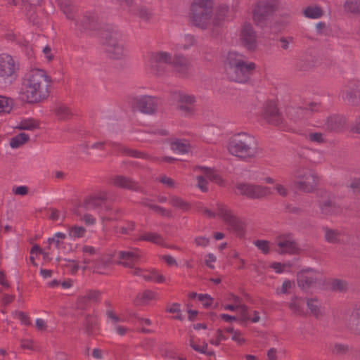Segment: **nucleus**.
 Masks as SVG:
<instances>
[{
    "mask_svg": "<svg viewBox=\"0 0 360 360\" xmlns=\"http://www.w3.org/2000/svg\"><path fill=\"white\" fill-rule=\"evenodd\" d=\"M236 188L241 195L252 199L262 198L270 193L268 187L259 185L240 183L236 185Z\"/></svg>",
    "mask_w": 360,
    "mask_h": 360,
    "instance_id": "9b49d317",
    "label": "nucleus"
},
{
    "mask_svg": "<svg viewBox=\"0 0 360 360\" xmlns=\"http://www.w3.org/2000/svg\"><path fill=\"white\" fill-rule=\"evenodd\" d=\"M344 8L347 13L354 15L360 14V0H346Z\"/></svg>",
    "mask_w": 360,
    "mask_h": 360,
    "instance_id": "a19ab883",
    "label": "nucleus"
},
{
    "mask_svg": "<svg viewBox=\"0 0 360 360\" xmlns=\"http://www.w3.org/2000/svg\"><path fill=\"white\" fill-rule=\"evenodd\" d=\"M351 131L360 134V116L356 117L352 125Z\"/></svg>",
    "mask_w": 360,
    "mask_h": 360,
    "instance_id": "774afa93",
    "label": "nucleus"
},
{
    "mask_svg": "<svg viewBox=\"0 0 360 360\" xmlns=\"http://www.w3.org/2000/svg\"><path fill=\"white\" fill-rule=\"evenodd\" d=\"M173 98L174 99L176 100L179 103L192 105L195 102V96L182 92H174Z\"/></svg>",
    "mask_w": 360,
    "mask_h": 360,
    "instance_id": "79ce46f5",
    "label": "nucleus"
},
{
    "mask_svg": "<svg viewBox=\"0 0 360 360\" xmlns=\"http://www.w3.org/2000/svg\"><path fill=\"white\" fill-rule=\"evenodd\" d=\"M84 333L88 335H94L96 334L98 326V319L96 314H84V320L82 323Z\"/></svg>",
    "mask_w": 360,
    "mask_h": 360,
    "instance_id": "a878e982",
    "label": "nucleus"
},
{
    "mask_svg": "<svg viewBox=\"0 0 360 360\" xmlns=\"http://www.w3.org/2000/svg\"><path fill=\"white\" fill-rule=\"evenodd\" d=\"M276 244L278 247L277 252L280 255H294L299 250L298 245L290 233L279 235L276 238Z\"/></svg>",
    "mask_w": 360,
    "mask_h": 360,
    "instance_id": "f8f14e48",
    "label": "nucleus"
},
{
    "mask_svg": "<svg viewBox=\"0 0 360 360\" xmlns=\"http://www.w3.org/2000/svg\"><path fill=\"white\" fill-rule=\"evenodd\" d=\"M69 236L71 238H82L86 233V229L83 226H73L68 229Z\"/></svg>",
    "mask_w": 360,
    "mask_h": 360,
    "instance_id": "49530a36",
    "label": "nucleus"
},
{
    "mask_svg": "<svg viewBox=\"0 0 360 360\" xmlns=\"http://www.w3.org/2000/svg\"><path fill=\"white\" fill-rule=\"evenodd\" d=\"M17 317L22 324L26 326L30 325V318L26 313L23 311H18L17 313Z\"/></svg>",
    "mask_w": 360,
    "mask_h": 360,
    "instance_id": "e2e57ef3",
    "label": "nucleus"
},
{
    "mask_svg": "<svg viewBox=\"0 0 360 360\" xmlns=\"http://www.w3.org/2000/svg\"><path fill=\"white\" fill-rule=\"evenodd\" d=\"M170 64L174 70L182 77L186 76L191 68L189 61L181 55H176L174 57L172 56V63Z\"/></svg>",
    "mask_w": 360,
    "mask_h": 360,
    "instance_id": "b1692460",
    "label": "nucleus"
},
{
    "mask_svg": "<svg viewBox=\"0 0 360 360\" xmlns=\"http://www.w3.org/2000/svg\"><path fill=\"white\" fill-rule=\"evenodd\" d=\"M297 281L300 288L308 289L316 283V273L311 269L302 270L297 274Z\"/></svg>",
    "mask_w": 360,
    "mask_h": 360,
    "instance_id": "aec40b11",
    "label": "nucleus"
},
{
    "mask_svg": "<svg viewBox=\"0 0 360 360\" xmlns=\"http://www.w3.org/2000/svg\"><path fill=\"white\" fill-rule=\"evenodd\" d=\"M343 97L345 101L349 105H359L360 103V82H356L354 83Z\"/></svg>",
    "mask_w": 360,
    "mask_h": 360,
    "instance_id": "393cba45",
    "label": "nucleus"
},
{
    "mask_svg": "<svg viewBox=\"0 0 360 360\" xmlns=\"http://www.w3.org/2000/svg\"><path fill=\"white\" fill-rule=\"evenodd\" d=\"M51 78L41 69H33L22 79L20 94L29 103H37L46 99L50 94Z\"/></svg>",
    "mask_w": 360,
    "mask_h": 360,
    "instance_id": "f257e3e1",
    "label": "nucleus"
},
{
    "mask_svg": "<svg viewBox=\"0 0 360 360\" xmlns=\"http://www.w3.org/2000/svg\"><path fill=\"white\" fill-rule=\"evenodd\" d=\"M226 340V336L223 334V332L221 329H218L217 330V339L216 340H210V343L212 345L218 346L221 341Z\"/></svg>",
    "mask_w": 360,
    "mask_h": 360,
    "instance_id": "680f3d73",
    "label": "nucleus"
},
{
    "mask_svg": "<svg viewBox=\"0 0 360 360\" xmlns=\"http://www.w3.org/2000/svg\"><path fill=\"white\" fill-rule=\"evenodd\" d=\"M185 44L181 45L180 48L188 49L192 46L195 43V38L193 35L187 34L184 37Z\"/></svg>",
    "mask_w": 360,
    "mask_h": 360,
    "instance_id": "4d7b16f0",
    "label": "nucleus"
},
{
    "mask_svg": "<svg viewBox=\"0 0 360 360\" xmlns=\"http://www.w3.org/2000/svg\"><path fill=\"white\" fill-rule=\"evenodd\" d=\"M304 300L303 298L294 296L291 298V300L288 304V307L293 313L302 316L304 314Z\"/></svg>",
    "mask_w": 360,
    "mask_h": 360,
    "instance_id": "72a5a7b5",
    "label": "nucleus"
},
{
    "mask_svg": "<svg viewBox=\"0 0 360 360\" xmlns=\"http://www.w3.org/2000/svg\"><path fill=\"white\" fill-rule=\"evenodd\" d=\"M323 231L325 233V239L328 243H338L342 240V233L339 231L328 227H323Z\"/></svg>",
    "mask_w": 360,
    "mask_h": 360,
    "instance_id": "f704fd0d",
    "label": "nucleus"
},
{
    "mask_svg": "<svg viewBox=\"0 0 360 360\" xmlns=\"http://www.w3.org/2000/svg\"><path fill=\"white\" fill-rule=\"evenodd\" d=\"M255 245L264 254L269 252V242L265 240H257L254 241Z\"/></svg>",
    "mask_w": 360,
    "mask_h": 360,
    "instance_id": "8fccbe9b",
    "label": "nucleus"
},
{
    "mask_svg": "<svg viewBox=\"0 0 360 360\" xmlns=\"http://www.w3.org/2000/svg\"><path fill=\"white\" fill-rule=\"evenodd\" d=\"M307 305L308 308L310 309L311 313L314 314L315 316H318L320 314L319 304L318 303L317 300L316 299H309L307 301Z\"/></svg>",
    "mask_w": 360,
    "mask_h": 360,
    "instance_id": "de8ad7c7",
    "label": "nucleus"
},
{
    "mask_svg": "<svg viewBox=\"0 0 360 360\" xmlns=\"http://www.w3.org/2000/svg\"><path fill=\"white\" fill-rule=\"evenodd\" d=\"M197 246L206 247L210 243V239L205 236L196 237L194 240Z\"/></svg>",
    "mask_w": 360,
    "mask_h": 360,
    "instance_id": "052dcab7",
    "label": "nucleus"
},
{
    "mask_svg": "<svg viewBox=\"0 0 360 360\" xmlns=\"http://www.w3.org/2000/svg\"><path fill=\"white\" fill-rule=\"evenodd\" d=\"M198 187L202 191L207 192L208 188L207 186V181L202 176H198Z\"/></svg>",
    "mask_w": 360,
    "mask_h": 360,
    "instance_id": "bf43d9fd",
    "label": "nucleus"
},
{
    "mask_svg": "<svg viewBox=\"0 0 360 360\" xmlns=\"http://www.w3.org/2000/svg\"><path fill=\"white\" fill-rule=\"evenodd\" d=\"M30 140L29 134L22 132L10 139V146L12 148H18Z\"/></svg>",
    "mask_w": 360,
    "mask_h": 360,
    "instance_id": "4c0bfd02",
    "label": "nucleus"
},
{
    "mask_svg": "<svg viewBox=\"0 0 360 360\" xmlns=\"http://www.w3.org/2000/svg\"><path fill=\"white\" fill-rule=\"evenodd\" d=\"M101 34L105 40L106 53L110 58L120 60L127 56L122 34L115 26L105 25Z\"/></svg>",
    "mask_w": 360,
    "mask_h": 360,
    "instance_id": "20e7f679",
    "label": "nucleus"
},
{
    "mask_svg": "<svg viewBox=\"0 0 360 360\" xmlns=\"http://www.w3.org/2000/svg\"><path fill=\"white\" fill-rule=\"evenodd\" d=\"M228 13V7L226 6H221L218 8L215 16L212 20V24L214 26H218L220 25L221 21H222L226 13Z\"/></svg>",
    "mask_w": 360,
    "mask_h": 360,
    "instance_id": "c03bdc74",
    "label": "nucleus"
},
{
    "mask_svg": "<svg viewBox=\"0 0 360 360\" xmlns=\"http://www.w3.org/2000/svg\"><path fill=\"white\" fill-rule=\"evenodd\" d=\"M308 139L312 142L319 143H323L325 141L323 134L321 132L309 133L308 134Z\"/></svg>",
    "mask_w": 360,
    "mask_h": 360,
    "instance_id": "5fc2aeb1",
    "label": "nucleus"
},
{
    "mask_svg": "<svg viewBox=\"0 0 360 360\" xmlns=\"http://www.w3.org/2000/svg\"><path fill=\"white\" fill-rule=\"evenodd\" d=\"M240 41L243 46L249 51H255L257 48V35L250 23H245L240 32Z\"/></svg>",
    "mask_w": 360,
    "mask_h": 360,
    "instance_id": "2eb2a0df",
    "label": "nucleus"
},
{
    "mask_svg": "<svg viewBox=\"0 0 360 360\" xmlns=\"http://www.w3.org/2000/svg\"><path fill=\"white\" fill-rule=\"evenodd\" d=\"M129 12L137 15L142 20L146 22H150L154 16L153 11L145 6L140 7L137 11L135 12L132 5L131 7H129Z\"/></svg>",
    "mask_w": 360,
    "mask_h": 360,
    "instance_id": "c756f323",
    "label": "nucleus"
},
{
    "mask_svg": "<svg viewBox=\"0 0 360 360\" xmlns=\"http://www.w3.org/2000/svg\"><path fill=\"white\" fill-rule=\"evenodd\" d=\"M227 148L230 154L240 159L253 158L258 153L256 139L245 132L233 135L229 140Z\"/></svg>",
    "mask_w": 360,
    "mask_h": 360,
    "instance_id": "7ed1b4c3",
    "label": "nucleus"
},
{
    "mask_svg": "<svg viewBox=\"0 0 360 360\" xmlns=\"http://www.w3.org/2000/svg\"><path fill=\"white\" fill-rule=\"evenodd\" d=\"M98 16L95 13H86L79 20H76L75 25L81 31L96 30L98 28Z\"/></svg>",
    "mask_w": 360,
    "mask_h": 360,
    "instance_id": "4be33fe9",
    "label": "nucleus"
},
{
    "mask_svg": "<svg viewBox=\"0 0 360 360\" xmlns=\"http://www.w3.org/2000/svg\"><path fill=\"white\" fill-rule=\"evenodd\" d=\"M172 63V55L167 52L158 51L152 53L148 60V65L157 75L164 72V65Z\"/></svg>",
    "mask_w": 360,
    "mask_h": 360,
    "instance_id": "4468645a",
    "label": "nucleus"
},
{
    "mask_svg": "<svg viewBox=\"0 0 360 360\" xmlns=\"http://www.w3.org/2000/svg\"><path fill=\"white\" fill-rule=\"evenodd\" d=\"M321 212L326 215L335 214L339 212L340 207L330 199L319 203Z\"/></svg>",
    "mask_w": 360,
    "mask_h": 360,
    "instance_id": "2f4dec72",
    "label": "nucleus"
},
{
    "mask_svg": "<svg viewBox=\"0 0 360 360\" xmlns=\"http://www.w3.org/2000/svg\"><path fill=\"white\" fill-rule=\"evenodd\" d=\"M349 347L347 345L335 343L333 345L331 351L333 354L336 355H342L348 352Z\"/></svg>",
    "mask_w": 360,
    "mask_h": 360,
    "instance_id": "09e8293b",
    "label": "nucleus"
},
{
    "mask_svg": "<svg viewBox=\"0 0 360 360\" xmlns=\"http://www.w3.org/2000/svg\"><path fill=\"white\" fill-rule=\"evenodd\" d=\"M217 215L223 219L229 231L233 232L239 237H243L245 235V223L226 205L222 204L217 205Z\"/></svg>",
    "mask_w": 360,
    "mask_h": 360,
    "instance_id": "423d86ee",
    "label": "nucleus"
},
{
    "mask_svg": "<svg viewBox=\"0 0 360 360\" xmlns=\"http://www.w3.org/2000/svg\"><path fill=\"white\" fill-rule=\"evenodd\" d=\"M153 210L162 217L170 218L172 217V212L170 210H167L162 207L156 205L153 207Z\"/></svg>",
    "mask_w": 360,
    "mask_h": 360,
    "instance_id": "6e6d98bb",
    "label": "nucleus"
},
{
    "mask_svg": "<svg viewBox=\"0 0 360 360\" xmlns=\"http://www.w3.org/2000/svg\"><path fill=\"white\" fill-rule=\"evenodd\" d=\"M347 124V119L342 115H333L327 117L324 127L327 131L339 132Z\"/></svg>",
    "mask_w": 360,
    "mask_h": 360,
    "instance_id": "6ab92c4d",
    "label": "nucleus"
},
{
    "mask_svg": "<svg viewBox=\"0 0 360 360\" xmlns=\"http://www.w3.org/2000/svg\"><path fill=\"white\" fill-rule=\"evenodd\" d=\"M20 65L11 55L2 53L0 55V79L15 81L18 77Z\"/></svg>",
    "mask_w": 360,
    "mask_h": 360,
    "instance_id": "6e6552de",
    "label": "nucleus"
},
{
    "mask_svg": "<svg viewBox=\"0 0 360 360\" xmlns=\"http://www.w3.org/2000/svg\"><path fill=\"white\" fill-rule=\"evenodd\" d=\"M240 319L243 322H246L250 320L249 315L248 307L245 304H239Z\"/></svg>",
    "mask_w": 360,
    "mask_h": 360,
    "instance_id": "864d4df0",
    "label": "nucleus"
},
{
    "mask_svg": "<svg viewBox=\"0 0 360 360\" xmlns=\"http://www.w3.org/2000/svg\"><path fill=\"white\" fill-rule=\"evenodd\" d=\"M198 298L205 308L210 307L213 302V299L208 294H199Z\"/></svg>",
    "mask_w": 360,
    "mask_h": 360,
    "instance_id": "603ef678",
    "label": "nucleus"
},
{
    "mask_svg": "<svg viewBox=\"0 0 360 360\" xmlns=\"http://www.w3.org/2000/svg\"><path fill=\"white\" fill-rule=\"evenodd\" d=\"M132 107L143 113L153 115L158 111V98L151 96H141L133 98Z\"/></svg>",
    "mask_w": 360,
    "mask_h": 360,
    "instance_id": "9d476101",
    "label": "nucleus"
},
{
    "mask_svg": "<svg viewBox=\"0 0 360 360\" xmlns=\"http://www.w3.org/2000/svg\"><path fill=\"white\" fill-rule=\"evenodd\" d=\"M11 108L6 98L0 96V112H9Z\"/></svg>",
    "mask_w": 360,
    "mask_h": 360,
    "instance_id": "13d9d810",
    "label": "nucleus"
},
{
    "mask_svg": "<svg viewBox=\"0 0 360 360\" xmlns=\"http://www.w3.org/2000/svg\"><path fill=\"white\" fill-rule=\"evenodd\" d=\"M112 184L115 186L129 190L135 192L145 193L146 191L139 182L131 178L123 175H117L112 179Z\"/></svg>",
    "mask_w": 360,
    "mask_h": 360,
    "instance_id": "dca6fc26",
    "label": "nucleus"
},
{
    "mask_svg": "<svg viewBox=\"0 0 360 360\" xmlns=\"http://www.w3.org/2000/svg\"><path fill=\"white\" fill-rule=\"evenodd\" d=\"M297 68L300 70L306 71L311 68V65L309 63H306L302 60H300L296 64Z\"/></svg>",
    "mask_w": 360,
    "mask_h": 360,
    "instance_id": "338daca9",
    "label": "nucleus"
},
{
    "mask_svg": "<svg viewBox=\"0 0 360 360\" xmlns=\"http://www.w3.org/2000/svg\"><path fill=\"white\" fill-rule=\"evenodd\" d=\"M171 148L176 153L184 154L188 152L190 145L186 140L176 139L171 143Z\"/></svg>",
    "mask_w": 360,
    "mask_h": 360,
    "instance_id": "58836bf2",
    "label": "nucleus"
},
{
    "mask_svg": "<svg viewBox=\"0 0 360 360\" xmlns=\"http://www.w3.org/2000/svg\"><path fill=\"white\" fill-rule=\"evenodd\" d=\"M295 184L300 190L311 192L316 188L319 179L316 173L307 168H300L294 172Z\"/></svg>",
    "mask_w": 360,
    "mask_h": 360,
    "instance_id": "0eeeda50",
    "label": "nucleus"
},
{
    "mask_svg": "<svg viewBox=\"0 0 360 360\" xmlns=\"http://www.w3.org/2000/svg\"><path fill=\"white\" fill-rule=\"evenodd\" d=\"M67 238V236L64 233L58 232L54 234L52 238L48 239V243L49 245V249L51 246L54 245L57 250L62 252H68L71 248H68L66 244L64 243V240Z\"/></svg>",
    "mask_w": 360,
    "mask_h": 360,
    "instance_id": "bb28decb",
    "label": "nucleus"
},
{
    "mask_svg": "<svg viewBox=\"0 0 360 360\" xmlns=\"http://www.w3.org/2000/svg\"><path fill=\"white\" fill-rule=\"evenodd\" d=\"M169 204L176 209L186 212L191 208V204L177 195H172L169 199Z\"/></svg>",
    "mask_w": 360,
    "mask_h": 360,
    "instance_id": "7c9ffc66",
    "label": "nucleus"
},
{
    "mask_svg": "<svg viewBox=\"0 0 360 360\" xmlns=\"http://www.w3.org/2000/svg\"><path fill=\"white\" fill-rule=\"evenodd\" d=\"M58 5L68 19H74V14L77 9L70 0H60L58 2Z\"/></svg>",
    "mask_w": 360,
    "mask_h": 360,
    "instance_id": "473e14b6",
    "label": "nucleus"
},
{
    "mask_svg": "<svg viewBox=\"0 0 360 360\" xmlns=\"http://www.w3.org/2000/svg\"><path fill=\"white\" fill-rule=\"evenodd\" d=\"M303 13L308 18L316 19L323 15V11L319 6H308L304 10Z\"/></svg>",
    "mask_w": 360,
    "mask_h": 360,
    "instance_id": "37998d69",
    "label": "nucleus"
},
{
    "mask_svg": "<svg viewBox=\"0 0 360 360\" xmlns=\"http://www.w3.org/2000/svg\"><path fill=\"white\" fill-rule=\"evenodd\" d=\"M212 0H194L190 13L192 23L202 29L207 28L212 22Z\"/></svg>",
    "mask_w": 360,
    "mask_h": 360,
    "instance_id": "39448f33",
    "label": "nucleus"
},
{
    "mask_svg": "<svg viewBox=\"0 0 360 360\" xmlns=\"http://www.w3.org/2000/svg\"><path fill=\"white\" fill-rule=\"evenodd\" d=\"M278 8L277 0L259 1L253 11V20L257 25H262Z\"/></svg>",
    "mask_w": 360,
    "mask_h": 360,
    "instance_id": "1a4fd4ad",
    "label": "nucleus"
},
{
    "mask_svg": "<svg viewBox=\"0 0 360 360\" xmlns=\"http://www.w3.org/2000/svg\"><path fill=\"white\" fill-rule=\"evenodd\" d=\"M262 117L267 123L275 126H280L283 122V117L279 112L276 103L273 101H268L264 103Z\"/></svg>",
    "mask_w": 360,
    "mask_h": 360,
    "instance_id": "ddd939ff",
    "label": "nucleus"
},
{
    "mask_svg": "<svg viewBox=\"0 0 360 360\" xmlns=\"http://www.w3.org/2000/svg\"><path fill=\"white\" fill-rule=\"evenodd\" d=\"M108 199V194L105 191H101L98 194L86 198L84 201V206L86 210H101L104 207L106 210L108 207L105 205Z\"/></svg>",
    "mask_w": 360,
    "mask_h": 360,
    "instance_id": "f3484780",
    "label": "nucleus"
},
{
    "mask_svg": "<svg viewBox=\"0 0 360 360\" xmlns=\"http://www.w3.org/2000/svg\"><path fill=\"white\" fill-rule=\"evenodd\" d=\"M135 227V224L133 221H129L127 223L126 226H123L120 228V233L122 234H129L131 231H134Z\"/></svg>",
    "mask_w": 360,
    "mask_h": 360,
    "instance_id": "0e129e2a",
    "label": "nucleus"
},
{
    "mask_svg": "<svg viewBox=\"0 0 360 360\" xmlns=\"http://www.w3.org/2000/svg\"><path fill=\"white\" fill-rule=\"evenodd\" d=\"M224 66L228 79L241 84L248 83L250 80L257 67L246 56L236 51L227 53Z\"/></svg>",
    "mask_w": 360,
    "mask_h": 360,
    "instance_id": "f03ea898",
    "label": "nucleus"
},
{
    "mask_svg": "<svg viewBox=\"0 0 360 360\" xmlns=\"http://www.w3.org/2000/svg\"><path fill=\"white\" fill-rule=\"evenodd\" d=\"M205 175L211 181L219 184L222 182V179L212 169L208 167H201Z\"/></svg>",
    "mask_w": 360,
    "mask_h": 360,
    "instance_id": "a18cd8bd",
    "label": "nucleus"
},
{
    "mask_svg": "<svg viewBox=\"0 0 360 360\" xmlns=\"http://www.w3.org/2000/svg\"><path fill=\"white\" fill-rule=\"evenodd\" d=\"M332 288L335 290L342 292V291H345L347 290V283L345 281L340 280V279H335L332 282Z\"/></svg>",
    "mask_w": 360,
    "mask_h": 360,
    "instance_id": "3c124183",
    "label": "nucleus"
},
{
    "mask_svg": "<svg viewBox=\"0 0 360 360\" xmlns=\"http://www.w3.org/2000/svg\"><path fill=\"white\" fill-rule=\"evenodd\" d=\"M101 292L96 290H90L84 295L79 296L76 302V308L79 310H87L91 302H99Z\"/></svg>",
    "mask_w": 360,
    "mask_h": 360,
    "instance_id": "a211bd4d",
    "label": "nucleus"
},
{
    "mask_svg": "<svg viewBox=\"0 0 360 360\" xmlns=\"http://www.w3.org/2000/svg\"><path fill=\"white\" fill-rule=\"evenodd\" d=\"M81 220L88 226L94 225L96 223V218L90 214H85L82 217H81Z\"/></svg>",
    "mask_w": 360,
    "mask_h": 360,
    "instance_id": "69168bd1",
    "label": "nucleus"
},
{
    "mask_svg": "<svg viewBox=\"0 0 360 360\" xmlns=\"http://www.w3.org/2000/svg\"><path fill=\"white\" fill-rule=\"evenodd\" d=\"M39 127V123L37 120L34 119H25L21 120L17 126L15 127V129H18L20 130H30L33 131Z\"/></svg>",
    "mask_w": 360,
    "mask_h": 360,
    "instance_id": "c9c22d12",
    "label": "nucleus"
},
{
    "mask_svg": "<svg viewBox=\"0 0 360 360\" xmlns=\"http://www.w3.org/2000/svg\"><path fill=\"white\" fill-rule=\"evenodd\" d=\"M53 112L57 119L60 121L68 120L73 116L71 109L67 105L62 103L56 104Z\"/></svg>",
    "mask_w": 360,
    "mask_h": 360,
    "instance_id": "cd10ccee",
    "label": "nucleus"
},
{
    "mask_svg": "<svg viewBox=\"0 0 360 360\" xmlns=\"http://www.w3.org/2000/svg\"><path fill=\"white\" fill-rule=\"evenodd\" d=\"M118 258L120 259L119 264L127 268H133L134 264L141 258V252L139 250L133 249L127 251H120Z\"/></svg>",
    "mask_w": 360,
    "mask_h": 360,
    "instance_id": "412c9836",
    "label": "nucleus"
},
{
    "mask_svg": "<svg viewBox=\"0 0 360 360\" xmlns=\"http://www.w3.org/2000/svg\"><path fill=\"white\" fill-rule=\"evenodd\" d=\"M139 240L148 241L160 245H162L164 241L162 237L160 234L154 232H146L143 233L139 238Z\"/></svg>",
    "mask_w": 360,
    "mask_h": 360,
    "instance_id": "e433bc0d",
    "label": "nucleus"
},
{
    "mask_svg": "<svg viewBox=\"0 0 360 360\" xmlns=\"http://www.w3.org/2000/svg\"><path fill=\"white\" fill-rule=\"evenodd\" d=\"M109 143L112 146H117L118 150L127 155H129V156H131L133 158H146V155L143 153H142L141 152L138 151L136 150L131 149V148H127L125 146H123L120 144L110 142Z\"/></svg>",
    "mask_w": 360,
    "mask_h": 360,
    "instance_id": "ea45409f",
    "label": "nucleus"
},
{
    "mask_svg": "<svg viewBox=\"0 0 360 360\" xmlns=\"http://www.w3.org/2000/svg\"><path fill=\"white\" fill-rule=\"evenodd\" d=\"M347 327L354 333L360 335V303L355 304L346 320Z\"/></svg>",
    "mask_w": 360,
    "mask_h": 360,
    "instance_id": "5701e85b",
    "label": "nucleus"
},
{
    "mask_svg": "<svg viewBox=\"0 0 360 360\" xmlns=\"http://www.w3.org/2000/svg\"><path fill=\"white\" fill-rule=\"evenodd\" d=\"M156 297V293L150 290H144L139 292L134 300V304L136 306H142L148 304V302Z\"/></svg>",
    "mask_w": 360,
    "mask_h": 360,
    "instance_id": "c85d7f7f",
    "label": "nucleus"
}]
</instances>
